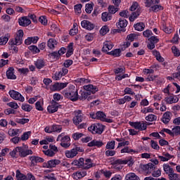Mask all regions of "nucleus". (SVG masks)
<instances>
[{"mask_svg":"<svg viewBox=\"0 0 180 180\" xmlns=\"http://www.w3.org/2000/svg\"><path fill=\"white\" fill-rule=\"evenodd\" d=\"M84 176H86V171L85 170L78 171L72 174L74 179H81V178H84Z\"/></svg>","mask_w":180,"mask_h":180,"instance_id":"aec40b11","label":"nucleus"},{"mask_svg":"<svg viewBox=\"0 0 180 180\" xmlns=\"http://www.w3.org/2000/svg\"><path fill=\"white\" fill-rule=\"evenodd\" d=\"M18 153H19V148H18L17 146L13 150L9 152V155L11 157V158H18Z\"/></svg>","mask_w":180,"mask_h":180,"instance_id":"a19ab883","label":"nucleus"},{"mask_svg":"<svg viewBox=\"0 0 180 180\" xmlns=\"http://www.w3.org/2000/svg\"><path fill=\"white\" fill-rule=\"evenodd\" d=\"M7 106L11 108L10 109H19V105H18V103H15V101L7 103Z\"/></svg>","mask_w":180,"mask_h":180,"instance_id":"864d4df0","label":"nucleus"},{"mask_svg":"<svg viewBox=\"0 0 180 180\" xmlns=\"http://www.w3.org/2000/svg\"><path fill=\"white\" fill-rule=\"evenodd\" d=\"M78 153H77V150L73 148L70 150H66L65 151V155L67 158H74V157H77V155Z\"/></svg>","mask_w":180,"mask_h":180,"instance_id":"a878e982","label":"nucleus"},{"mask_svg":"<svg viewBox=\"0 0 180 180\" xmlns=\"http://www.w3.org/2000/svg\"><path fill=\"white\" fill-rule=\"evenodd\" d=\"M68 51L66 52V58H70V56H72V54H74V43L73 42H70L68 46H67Z\"/></svg>","mask_w":180,"mask_h":180,"instance_id":"6ab92c4d","label":"nucleus"},{"mask_svg":"<svg viewBox=\"0 0 180 180\" xmlns=\"http://www.w3.org/2000/svg\"><path fill=\"white\" fill-rule=\"evenodd\" d=\"M172 51L174 56V57H179L180 56V51L176 46H172Z\"/></svg>","mask_w":180,"mask_h":180,"instance_id":"0e129e2a","label":"nucleus"},{"mask_svg":"<svg viewBox=\"0 0 180 180\" xmlns=\"http://www.w3.org/2000/svg\"><path fill=\"white\" fill-rule=\"evenodd\" d=\"M121 154H124L125 153H127L128 154H134L136 153H137V151L133 150V149H130L129 148V146H127L124 148H122L120 150Z\"/></svg>","mask_w":180,"mask_h":180,"instance_id":"473e14b6","label":"nucleus"},{"mask_svg":"<svg viewBox=\"0 0 180 180\" xmlns=\"http://www.w3.org/2000/svg\"><path fill=\"white\" fill-rule=\"evenodd\" d=\"M4 113L8 116L9 115H16V110H13V108H7L4 110Z\"/></svg>","mask_w":180,"mask_h":180,"instance_id":"052dcab7","label":"nucleus"},{"mask_svg":"<svg viewBox=\"0 0 180 180\" xmlns=\"http://www.w3.org/2000/svg\"><path fill=\"white\" fill-rule=\"evenodd\" d=\"M84 91L81 90V96L79 97V101H85L91 94H96L99 89L94 84H87L84 86Z\"/></svg>","mask_w":180,"mask_h":180,"instance_id":"f03ea898","label":"nucleus"},{"mask_svg":"<svg viewBox=\"0 0 180 180\" xmlns=\"http://www.w3.org/2000/svg\"><path fill=\"white\" fill-rule=\"evenodd\" d=\"M165 101L167 103H176V102H178V98L176 97L174 98V96H170L169 97H166Z\"/></svg>","mask_w":180,"mask_h":180,"instance_id":"58836bf2","label":"nucleus"},{"mask_svg":"<svg viewBox=\"0 0 180 180\" xmlns=\"http://www.w3.org/2000/svg\"><path fill=\"white\" fill-rule=\"evenodd\" d=\"M113 46L114 45L109 41L104 42L103 46L101 49V51L103 53H108V50H112V49H113Z\"/></svg>","mask_w":180,"mask_h":180,"instance_id":"412c9836","label":"nucleus"},{"mask_svg":"<svg viewBox=\"0 0 180 180\" xmlns=\"http://www.w3.org/2000/svg\"><path fill=\"white\" fill-rule=\"evenodd\" d=\"M134 27L135 30H137L138 32H143L146 27V24H144L143 22H137L136 24L134 25Z\"/></svg>","mask_w":180,"mask_h":180,"instance_id":"c756f323","label":"nucleus"},{"mask_svg":"<svg viewBox=\"0 0 180 180\" xmlns=\"http://www.w3.org/2000/svg\"><path fill=\"white\" fill-rule=\"evenodd\" d=\"M128 164L129 167L133 165V162L130 159H117L114 161L115 165H126Z\"/></svg>","mask_w":180,"mask_h":180,"instance_id":"2eb2a0df","label":"nucleus"},{"mask_svg":"<svg viewBox=\"0 0 180 180\" xmlns=\"http://www.w3.org/2000/svg\"><path fill=\"white\" fill-rule=\"evenodd\" d=\"M101 19L103 22H108L112 20V14L108 12H103L101 14Z\"/></svg>","mask_w":180,"mask_h":180,"instance_id":"7c9ffc66","label":"nucleus"},{"mask_svg":"<svg viewBox=\"0 0 180 180\" xmlns=\"http://www.w3.org/2000/svg\"><path fill=\"white\" fill-rule=\"evenodd\" d=\"M9 39H11V34H5L4 36L0 37V46H5L8 43Z\"/></svg>","mask_w":180,"mask_h":180,"instance_id":"5701e85b","label":"nucleus"},{"mask_svg":"<svg viewBox=\"0 0 180 180\" xmlns=\"http://www.w3.org/2000/svg\"><path fill=\"white\" fill-rule=\"evenodd\" d=\"M49 56L51 58H53V60H60V53L58 51H53L52 53H50Z\"/></svg>","mask_w":180,"mask_h":180,"instance_id":"09e8293b","label":"nucleus"},{"mask_svg":"<svg viewBox=\"0 0 180 180\" xmlns=\"http://www.w3.org/2000/svg\"><path fill=\"white\" fill-rule=\"evenodd\" d=\"M85 11L87 13H91L94 11V6L91 4H86L85 6Z\"/></svg>","mask_w":180,"mask_h":180,"instance_id":"69168bd1","label":"nucleus"},{"mask_svg":"<svg viewBox=\"0 0 180 180\" xmlns=\"http://www.w3.org/2000/svg\"><path fill=\"white\" fill-rule=\"evenodd\" d=\"M119 15L122 18H125L126 19H127V18L130 16V13H129V11L127 10H123L122 11L120 12Z\"/></svg>","mask_w":180,"mask_h":180,"instance_id":"4d7b16f0","label":"nucleus"},{"mask_svg":"<svg viewBox=\"0 0 180 180\" xmlns=\"http://www.w3.org/2000/svg\"><path fill=\"white\" fill-rule=\"evenodd\" d=\"M105 117H106V114H105V112L102 111L97 112V120H101V122H103Z\"/></svg>","mask_w":180,"mask_h":180,"instance_id":"49530a36","label":"nucleus"},{"mask_svg":"<svg viewBox=\"0 0 180 180\" xmlns=\"http://www.w3.org/2000/svg\"><path fill=\"white\" fill-rule=\"evenodd\" d=\"M105 143L102 141L93 140L90 141L87 146L88 147H97L98 148H101Z\"/></svg>","mask_w":180,"mask_h":180,"instance_id":"f3484780","label":"nucleus"},{"mask_svg":"<svg viewBox=\"0 0 180 180\" xmlns=\"http://www.w3.org/2000/svg\"><path fill=\"white\" fill-rule=\"evenodd\" d=\"M43 153L45 155H47V157H54V155H56V152L51 150V149L43 150Z\"/></svg>","mask_w":180,"mask_h":180,"instance_id":"6e6d98bb","label":"nucleus"},{"mask_svg":"<svg viewBox=\"0 0 180 180\" xmlns=\"http://www.w3.org/2000/svg\"><path fill=\"white\" fill-rule=\"evenodd\" d=\"M68 85V82L65 83H55L53 85V88L54 89H56L57 91H61V89H64V88H66V86Z\"/></svg>","mask_w":180,"mask_h":180,"instance_id":"b1692460","label":"nucleus"},{"mask_svg":"<svg viewBox=\"0 0 180 180\" xmlns=\"http://www.w3.org/2000/svg\"><path fill=\"white\" fill-rule=\"evenodd\" d=\"M88 130L92 134H102L105 131V126L100 123H94L88 127Z\"/></svg>","mask_w":180,"mask_h":180,"instance_id":"39448f33","label":"nucleus"},{"mask_svg":"<svg viewBox=\"0 0 180 180\" xmlns=\"http://www.w3.org/2000/svg\"><path fill=\"white\" fill-rule=\"evenodd\" d=\"M81 26L83 29H86V30H94V29H95V25L86 20H84L81 22Z\"/></svg>","mask_w":180,"mask_h":180,"instance_id":"ddd939ff","label":"nucleus"},{"mask_svg":"<svg viewBox=\"0 0 180 180\" xmlns=\"http://www.w3.org/2000/svg\"><path fill=\"white\" fill-rule=\"evenodd\" d=\"M141 113H143L144 115L147 114V113H154V108H153V107L149 106L148 108H143L141 110Z\"/></svg>","mask_w":180,"mask_h":180,"instance_id":"79ce46f5","label":"nucleus"},{"mask_svg":"<svg viewBox=\"0 0 180 180\" xmlns=\"http://www.w3.org/2000/svg\"><path fill=\"white\" fill-rule=\"evenodd\" d=\"M163 169L165 171V172H166V174H172L174 169L171 167V166H169V165L168 164H164L163 165Z\"/></svg>","mask_w":180,"mask_h":180,"instance_id":"4c0bfd02","label":"nucleus"},{"mask_svg":"<svg viewBox=\"0 0 180 180\" xmlns=\"http://www.w3.org/2000/svg\"><path fill=\"white\" fill-rule=\"evenodd\" d=\"M39 22L44 25V26H46L47 25V18H46V15H41L39 18Z\"/></svg>","mask_w":180,"mask_h":180,"instance_id":"680f3d73","label":"nucleus"},{"mask_svg":"<svg viewBox=\"0 0 180 180\" xmlns=\"http://www.w3.org/2000/svg\"><path fill=\"white\" fill-rule=\"evenodd\" d=\"M56 141H61L60 146L61 147H63V148H68V147L71 146V143H70V141H71V138H70V136L65 135V132L58 135Z\"/></svg>","mask_w":180,"mask_h":180,"instance_id":"20e7f679","label":"nucleus"},{"mask_svg":"<svg viewBox=\"0 0 180 180\" xmlns=\"http://www.w3.org/2000/svg\"><path fill=\"white\" fill-rule=\"evenodd\" d=\"M117 11H119L118 7H115V6H108V13H110L111 16L112 15H115Z\"/></svg>","mask_w":180,"mask_h":180,"instance_id":"37998d69","label":"nucleus"},{"mask_svg":"<svg viewBox=\"0 0 180 180\" xmlns=\"http://www.w3.org/2000/svg\"><path fill=\"white\" fill-rule=\"evenodd\" d=\"M15 178L17 180H27V176L22 174L19 169L15 172Z\"/></svg>","mask_w":180,"mask_h":180,"instance_id":"2f4dec72","label":"nucleus"},{"mask_svg":"<svg viewBox=\"0 0 180 180\" xmlns=\"http://www.w3.org/2000/svg\"><path fill=\"white\" fill-rule=\"evenodd\" d=\"M85 162L86 163V167H84V169H89V168H92L95 167V164L92 163V160L90 158L86 159Z\"/></svg>","mask_w":180,"mask_h":180,"instance_id":"ea45409f","label":"nucleus"},{"mask_svg":"<svg viewBox=\"0 0 180 180\" xmlns=\"http://www.w3.org/2000/svg\"><path fill=\"white\" fill-rule=\"evenodd\" d=\"M16 123H18L19 124H26L28 122H30V120L27 118H17L15 119Z\"/></svg>","mask_w":180,"mask_h":180,"instance_id":"8fccbe9b","label":"nucleus"},{"mask_svg":"<svg viewBox=\"0 0 180 180\" xmlns=\"http://www.w3.org/2000/svg\"><path fill=\"white\" fill-rule=\"evenodd\" d=\"M60 163L61 161L60 160H51L47 162L43 163V168H56V167H57V165H60Z\"/></svg>","mask_w":180,"mask_h":180,"instance_id":"9d476101","label":"nucleus"},{"mask_svg":"<svg viewBox=\"0 0 180 180\" xmlns=\"http://www.w3.org/2000/svg\"><path fill=\"white\" fill-rule=\"evenodd\" d=\"M58 108H61V105H60L57 101L52 100L51 105L47 107V110L49 113H56V112L58 110Z\"/></svg>","mask_w":180,"mask_h":180,"instance_id":"9b49d317","label":"nucleus"},{"mask_svg":"<svg viewBox=\"0 0 180 180\" xmlns=\"http://www.w3.org/2000/svg\"><path fill=\"white\" fill-rule=\"evenodd\" d=\"M25 33L22 30H18V32L15 34V39H11L9 40L8 44L11 46V49L14 51V53L16 54L18 51V46H20L23 41V36Z\"/></svg>","mask_w":180,"mask_h":180,"instance_id":"f257e3e1","label":"nucleus"},{"mask_svg":"<svg viewBox=\"0 0 180 180\" xmlns=\"http://www.w3.org/2000/svg\"><path fill=\"white\" fill-rule=\"evenodd\" d=\"M30 160L31 161V165L33 167H35V165H37V163L39 162H44V159L39 156H31L30 158Z\"/></svg>","mask_w":180,"mask_h":180,"instance_id":"dca6fc26","label":"nucleus"},{"mask_svg":"<svg viewBox=\"0 0 180 180\" xmlns=\"http://www.w3.org/2000/svg\"><path fill=\"white\" fill-rule=\"evenodd\" d=\"M146 120H147V122H154L157 120V115L153 114H149L148 116L146 117Z\"/></svg>","mask_w":180,"mask_h":180,"instance_id":"5fc2aeb1","label":"nucleus"},{"mask_svg":"<svg viewBox=\"0 0 180 180\" xmlns=\"http://www.w3.org/2000/svg\"><path fill=\"white\" fill-rule=\"evenodd\" d=\"M21 109H22L24 112H31L33 109V106H32L30 104L22 103Z\"/></svg>","mask_w":180,"mask_h":180,"instance_id":"c9c22d12","label":"nucleus"},{"mask_svg":"<svg viewBox=\"0 0 180 180\" xmlns=\"http://www.w3.org/2000/svg\"><path fill=\"white\" fill-rule=\"evenodd\" d=\"M72 137L75 141H77V140H79V139L84 137V134L80 132H75L72 134Z\"/></svg>","mask_w":180,"mask_h":180,"instance_id":"a18cd8bd","label":"nucleus"},{"mask_svg":"<svg viewBox=\"0 0 180 180\" xmlns=\"http://www.w3.org/2000/svg\"><path fill=\"white\" fill-rule=\"evenodd\" d=\"M108 32H109V27H108V25L103 26L100 30V33L101 34H103V36H105V34H107Z\"/></svg>","mask_w":180,"mask_h":180,"instance_id":"13d9d810","label":"nucleus"},{"mask_svg":"<svg viewBox=\"0 0 180 180\" xmlns=\"http://www.w3.org/2000/svg\"><path fill=\"white\" fill-rule=\"evenodd\" d=\"M141 12H140V10H136V11L132 12L131 15L129 16V22H134L135 19H137L141 15Z\"/></svg>","mask_w":180,"mask_h":180,"instance_id":"c85d7f7f","label":"nucleus"},{"mask_svg":"<svg viewBox=\"0 0 180 180\" xmlns=\"http://www.w3.org/2000/svg\"><path fill=\"white\" fill-rule=\"evenodd\" d=\"M174 136H180V126H176L172 129Z\"/></svg>","mask_w":180,"mask_h":180,"instance_id":"bf43d9fd","label":"nucleus"},{"mask_svg":"<svg viewBox=\"0 0 180 180\" xmlns=\"http://www.w3.org/2000/svg\"><path fill=\"white\" fill-rule=\"evenodd\" d=\"M162 30H163V32H165V33H167V34L172 33V29L168 27L167 26V24H165V23L162 24Z\"/></svg>","mask_w":180,"mask_h":180,"instance_id":"603ef678","label":"nucleus"},{"mask_svg":"<svg viewBox=\"0 0 180 180\" xmlns=\"http://www.w3.org/2000/svg\"><path fill=\"white\" fill-rule=\"evenodd\" d=\"M150 11L157 13L160 11H164V6H161V4H154L150 7Z\"/></svg>","mask_w":180,"mask_h":180,"instance_id":"bb28decb","label":"nucleus"},{"mask_svg":"<svg viewBox=\"0 0 180 180\" xmlns=\"http://www.w3.org/2000/svg\"><path fill=\"white\" fill-rule=\"evenodd\" d=\"M107 54H108V56H112V57H120V56H122V50L120 49H116L108 52Z\"/></svg>","mask_w":180,"mask_h":180,"instance_id":"cd10ccee","label":"nucleus"},{"mask_svg":"<svg viewBox=\"0 0 180 180\" xmlns=\"http://www.w3.org/2000/svg\"><path fill=\"white\" fill-rule=\"evenodd\" d=\"M6 74L8 79H16V76L15 75V68L12 67L8 68Z\"/></svg>","mask_w":180,"mask_h":180,"instance_id":"a211bd4d","label":"nucleus"},{"mask_svg":"<svg viewBox=\"0 0 180 180\" xmlns=\"http://www.w3.org/2000/svg\"><path fill=\"white\" fill-rule=\"evenodd\" d=\"M75 12L76 13H81V9H82V4H78L74 6Z\"/></svg>","mask_w":180,"mask_h":180,"instance_id":"338daca9","label":"nucleus"},{"mask_svg":"<svg viewBox=\"0 0 180 180\" xmlns=\"http://www.w3.org/2000/svg\"><path fill=\"white\" fill-rule=\"evenodd\" d=\"M28 49L32 54H37L40 53V49L36 45H31L28 46Z\"/></svg>","mask_w":180,"mask_h":180,"instance_id":"72a5a7b5","label":"nucleus"},{"mask_svg":"<svg viewBox=\"0 0 180 180\" xmlns=\"http://www.w3.org/2000/svg\"><path fill=\"white\" fill-rule=\"evenodd\" d=\"M34 65L37 70H41L44 67H46V62L44 59H37L34 61Z\"/></svg>","mask_w":180,"mask_h":180,"instance_id":"4be33fe9","label":"nucleus"},{"mask_svg":"<svg viewBox=\"0 0 180 180\" xmlns=\"http://www.w3.org/2000/svg\"><path fill=\"white\" fill-rule=\"evenodd\" d=\"M31 23L32 21L27 16L18 18V25L22 26V27H27V26H29Z\"/></svg>","mask_w":180,"mask_h":180,"instance_id":"4468645a","label":"nucleus"},{"mask_svg":"<svg viewBox=\"0 0 180 180\" xmlns=\"http://www.w3.org/2000/svg\"><path fill=\"white\" fill-rule=\"evenodd\" d=\"M65 98L70 99L72 102H77L79 99V95H78V89L75 88V86H70L69 91L65 93Z\"/></svg>","mask_w":180,"mask_h":180,"instance_id":"7ed1b4c3","label":"nucleus"},{"mask_svg":"<svg viewBox=\"0 0 180 180\" xmlns=\"http://www.w3.org/2000/svg\"><path fill=\"white\" fill-rule=\"evenodd\" d=\"M129 126L135 129V130H139V131H143V130H147V124L144 122H129Z\"/></svg>","mask_w":180,"mask_h":180,"instance_id":"0eeeda50","label":"nucleus"},{"mask_svg":"<svg viewBox=\"0 0 180 180\" xmlns=\"http://www.w3.org/2000/svg\"><path fill=\"white\" fill-rule=\"evenodd\" d=\"M18 154L21 158H25V157H27V155H32L33 154V150L30 149L25 150L22 146H18Z\"/></svg>","mask_w":180,"mask_h":180,"instance_id":"f8f14e48","label":"nucleus"},{"mask_svg":"<svg viewBox=\"0 0 180 180\" xmlns=\"http://www.w3.org/2000/svg\"><path fill=\"white\" fill-rule=\"evenodd\" d=\"M131 43L129 41H125L124 44L121 46V48L120 49L121 51H124L126 49H128V47H130Z\"/></svg>","mask_w":180,"mask_h":180,"instance_id":"774afa93","label":"nucleus"},{"mask_svg":"<svg viewBox=\"0 0 180 180\" xmlns=\"http://www.w3.org/2000/svg\"><path fill=\"white\" fill-rule=\"evenodd\" d=\"M52 133H61L63 127L61 125L53 124L52 125Z\"/></svg>","mask_w":180,"mask_h":180,"instance_id":"f704fd0d","label":"nucleus"},{"mask_svg":"<svg viewBox=\"0 0 180 180\" xmlns=\"http://www.w3.org/2000/svg\"><path fill=\"white\" fill-rule=\"evenodd\" d=\"M150 162H150L141 166V169L148 174H151V172L155 169V165L160 164V162L157 159H151Z\"/></svg>","mask_w":180,"mask_h":180,"instance_id":"423d86ee","label":"nucleus"},{"mask_svg":"<svg viewBox=\"0 0 180 180\" xmlns=\"http://www.w3.org/2000/svg\"><path fill=\"white\" fill-rule=\"evenodd\" d=\"M55 44H57V41H56L55 39H49L48 42H47V46L49 49L53 50L56 46H54Z\"/></svg>","mask_w":180,"mask_h":180,"instance_id":"e433bc0d","label":"nucleus"},{"mask_svg":"<svg viewBox=\"0 0 180 180\" xmlns=\"http://www.w3.org/2000/svg\"><path fill=\"white\" fill-rule=\"evenodd\" d=\"M35 109H37V110H39L40 112H43V110H44V108H43V106H41V101H38L36 102Z\"/></svg>","mask_w":180,"mask_h":180,"instance_id":"e2e57ef3","label":"nucleus"},{"mask_svg":"<svg viewBox=\"0 0 180 180\" xmlns=\"http://www.w3.org/2000/svg\"><path fill=\"white\" fill-rule=\"evenodd\" d=\"M115 144H116V141H108L107 143L105 148H107V150H115Z\"/></svg>","mask_w":180,"mask_h":180,"instance_id":"c03bdc74","label":"nucleus"},{"mask_svg":"<svg viewBox=\"0 0 180 180\" xmlns=\"http://www.w3.org/2000/svg\"><path fill=\"white\" fill-rule=\"evenodd\" d=\"M82 120H84V113L82 110L75 112V117L72 118L73 123L75 126H78Z\"/></svg>","mask_w":180,"mask_h":180,"instance_id":"1a4fd4ad","label":"nucleus"},{"mask_svg":"<svg viewBox=\"0 0 180 180\" xmlns=\"http://www.w3.org/2000/svg\"><path fill=\"white\" fill-rule=\"evenodd\" d=\"M169 179L170 180H179V174L174 173V170L172 173L168 174Z\"/></svg>","mask_w":180,"mask_h":180,"instance_id":"de8ad7c7","label":"nucleus"},{"mask_svg":"<svg viewBox=\"0 0 180 180\" xmlns=\"http://www.w3.org/2000/svg\"><path fill=\"white\" fill-rule=\"evenodd\" d=\"M129 22L124 18H120L119 22L117 23V27L121 29H124L128 25Z\"/></svg>","mask_w":180,"mask_h":180,"instance_id":"393cba45","label":"nucleus"},{"mask_svg":"<svg viewBox=\"0 0 180 180\" xmlns=\"http://www.w3.org/2000/svg\"><path fill=\"white\" fill-rule=\"evenodd\" d=\"M8 95L14 99V101H19L20 102H25V97L18 91L15 90H10Z\"/></svg>","mask_w":180,"mask_h":180,"instance_id":"6e6552de","label":"nucleus"},{"mask_svg":"<svg viewBox=\"0 0 180 180\" xmlns=\"http://www.w3.org/2000/svg\"><path fill=\"white\" fill-rule=\"evenodd\" d=\"M32 134V131H28L26 132H24L23 134L21 136L20 139L22 141H26V140H29V136Z\"/></svg>","mask_w":180,"mask_h":180,"instance_id":"3c124183","label":"nucleus"}]
</instances>
